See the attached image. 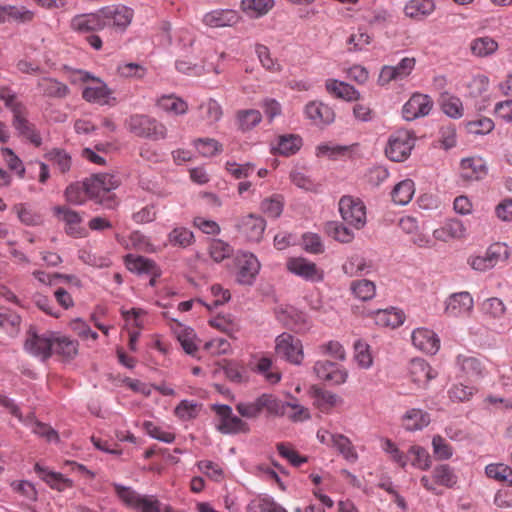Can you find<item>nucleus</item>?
Listing matches in <instances>:
<instances>
[{
    "label": "nucleus",
    "mask_w": 512,
    "mask_h": 512,
    "mask_svg": "<svg viewBox=\"0 0 512 512\" xmlns=\"http://www.w3.org/2000/svg\"><path fill=\"white\" fill-rule=\"evenodd\" d=\"M71 81L73 83L91 81L82 91V97L87 102L98 105H111L116 100L112 97L113 91L107 84L87 71H74L71 75Z\"/></svg>",
    "instance_id": "1"
},
{
    "label": "nucleus",
    "mask_w": 512,
    "mask_h": 512,
    "mask_svg": "<svg viewBox=\"0 0 512 512\" xmlns=\"http://www.w3.org/2000/svg\"><path fill=\"white\" fill-rule=\"evenodd\" d=\"M119 185V178L107 173L94 174L84 181L88 198L98 200L108 209H113L117 205V201L114 195H107L106 198L104 196Z\"/></svg>",
    "instance_id": "2"
},
{
    "label": "nucleus",
    "mask_w": 512,
    "mask_h": 512,
    "mask_svg": "<svg viewBox=\"0 0 512 512\" xmlns=\"http://www.w3.org/2000/svg\"><path fill=\"white\" fill-rule=\"evenodd\" d=\"M113 487L122 503L137 512H172L170 507H163L153 495H142L131 487L120 484H114Z\"/></svg>",
    "instance_id": "3"
},
{
    "label": "nucleus",
    "mask_w": 512,
    "mask_h": 512,
    "mask_svg": "<svg viewBox=\"0 0 512 512\" xmlns=\"http://www.w3.org/2000/svg\"><path fill=\"white\" fill-rule=\"evenodd\" d=\"M69 28L79 35L88 34L86 37L87 43L97 51L102 49V39L95 34V32L103 30V22L99 11L74 15L69 21Z\"/></svg>",
    "instance_id": "4"
},
{
    "label": "nucleus",
    "mask_w": 512,
    "mask_h": 512,
    "mask_svg": "<svg viewBox=\"0 0 512 512\" xmlns=\"http://www.w3.org/2000/svg\"><path fill=\"white\" fill-rule=\"evenodd\" d=\"M126 126L131 133L141 138L159 141L167 137L165 124L148 115H132L126 121Z\"/></svg>",
    "instance_id": "5"
},
{
    "label": "nucleus",
    "mask_w": 512,
    "mask_h": 512,
    "mask_svg": "<svg viewBox=\"0 0 512 512\" xmlns=\"http://www.w3.org/2000/svg\"><path fill=\"white\" fill-rule=\"evenodd\" d=\"M414 146L415 136L413 132L401 129L389 136L385 154L394 162H403L410 156Z\"/></svg>",
    "instance_id": "6"
},
{
    "label": "nucleus",
    "mask_w": 512,
    "mask_h": 512,
    "mask_svg": "<svg viewBox=\"0 0 512 512\" xmlns=\"http://www.w3.org/2000/svg\"><path fill=\"white\" fill-rule=\"evenodd\" d=\"M234 229L238 237L248 241L258 243L262 240L265 229L266 220L260 215L249 213L234 220Z\"/></svg>",
    "instance_id": "7"
},
{
    "label": "nucleus",
    "mask_w": 512,
    "mask_h": 512,
    "mask_svg": "<svg viewBox=\"0 0 512 512\" xmlns=\"http://www.w3.org/2000/svg\"><path fill=\"white\" fill-rule=\"evenodd\" d=\"M420 482L427 491L439 495L441 492L437 489L436 485L452 489L458 483V476L450 465L439 464L433 468L432 478L424 475L420 478Z\"/></svg>",
    "instance_id": "8"
},
{
    "label": "nucleus",
    "mask_w": 512,
    "mask_h": 512,
    "mask_svg": "<svg viewBox=\"0 0 512 512\" xmlns=\"http://www.w3.org/2000/svg\"><path fill=\"white\" fill-rule=\"evenodd\" d=\"M275 345L276 354L292 364H301L304 354L300 339L289 333H282L277 336Z\"/></svg>",
    "instance_id": "9"
},
{
    "label": "nucleus",
    "mask_w": 512,
    "mask_h": 512,
    "mask_svg": "<svg viewBox=\"0 0 512 512\" xmlns=\"http://www.w3.org/2000/svg\"><path fill=\"white\" fill-rule=\"evenodd\" d=\"M103 22V29L111 27L124 31L131 23L133 10L124 5L107 6L99 10Z\"/></svg>",
    "instance_id": "10"
},
{
    "label": "nucleus",
    "mask_w": 512,
    "mask_h": 512,
    "mask_svg": "<svg viewBox=\"0 0 512 512\" xmlns=\"http://www.w3.org/2000/svg\"><path fill=\"white\" fill-rule=\"evenodd\" d=\"M339 211L343 220L357 228H362L366 223V210L363 202L351 196H343L339 201Z\"/></svg>",
    "instance_id": "11"
},
{
    "label": "nucleus",
    "mask_w": 512,
    "mask_h": 512,
    "mask_svg": "<svg viewBox=\"0 0 512 512\" xmlns=\"http://www.w3.org/2000/svg\"><path fill=\"white\" fill-rule=\"evenodd\" d=\"M237 266V282L243 285H252L260 270L257 257L246 251H239L235 256Z\"/></svg>",
    "instance_id": "12"
},
{
    "label": "nucleus",
    "mask_w": 512,
    "mask_h": 512,
    "mask_svg": "<svg viewBox=\"0 0 512 512\" xmlns=\"http://www.w3.org/2000/svg\"><path fill=\"white\" fill-rule=\"evenodd\" d=\"M287 270L312 283L322 282L324 279V272L314 262H311L302 257L289 258L286 263Z\"/></svg>",
    "instance_id": "13"
},
{
    "label": "nucleus",
    "mask_w": 512,
    "mask_h": 512,
    "mask_svg": "<svg viewBox=\"0 0 512 512\" xmlns=\"http://www.w3.org/2000/svg\"><path fill=\"white\" fill-rule=\"evenodd\" d=\"M13 126L20 135L28 139L35 146H40L42 139L36 131L35 126L27 119V109L22 103H16L12 106Z\"/></svg>",
    "instance_id": "14"
},
{
    "label": "nucleus",
    "mask_w": 512,
    "mask_h": 512,
    "mask_svg": "<svg viewBox=\"0 0 512 512\" xmlns=\"http://www.w3.org/2000/svg\"><path fill=\"white\" fill-rule=\"evenodd\" d=\"M313 370L320 380L332 385H341L346 382L348 377L347 371L341 365L328 360L315 362Z\"/></svg>",
    "instance_id": "15"
},
{
    "label": "nucleus",
    "mask_w": 512,
    "mask_h": 512,
    "mask_svg": "<svg viewBox=\"0 0 512 512\" xmlns=\"http://www.w3.org/2000/svg\"><path fill=\"white\" fill-rule=\"evenodd\" d=\"M433 107V101L426 94L415 93L403 105L402 115L406 121H412L428 115Z\"/></svg>",
    "instance_id": "16"
},
{
    "label": "nucleus",
    "mask_w": 512,
    "mask_h": 512,
    "mask_svg": "<svg viewBox=\"0 0 512 512\" xmlns=\"http://www.w3.org/2000/svg\"><path fill=\"white\" fill-rule=\"evenodd\" d=\"M474 301L469 292L463 291L451 294L445 301V313L450 317L469 315Z\"/></svg>",
    "instance_id": "17"
},
{
    "label": "nucleus",
    "mask_w": 512,
    "mask_h": 512,
    "mask_svg": "<svg viewBox=\"0 0 512 512\" xmlns=\"http://www.w3.org/2000/svg\"><path fill=\"white\" fill-rule=\"evenodd\" d=\"M54 213L59 220L65 223V231L68 235L75 238H81L86 235V230L81 225L83 219L78 212L66 206H57L54 208Z\"/></svg>",
    "instance_id": "18"
},
{
    "label": "nucleus",
    "mask_w": 512,
    "mask_h": 512,
    "mask_svg": "<svg viewBox=\"0 0 512 512\" xmlns=\"http://www.w3.org/2000/svg\"><path fill=\"white\" fill-rule=\"evenodd\" d=\"M305 115L317 126H326L334 122V110L321 101H311L305 106Z\"/></svg>",
    "instance_id": "19"
},
{
    "label": "nucleus",
    "mask_w": 512,
    "mask_h": 512,
    "mask_svg": "<svg viewBox=\"0 0 512 512\" xmlns=\"http://www.w3.org/2000/svg\"><path fill=\"white\" fill-rule=\"evenodd\" d=\"M411 338L413 345L427 354L433 355L439 350L440 340L432 330L417 328L412 332Z\"/></svg>",
    "instance_id": "20"
},
{
    "label": "nucleus",
    "mask_w": 512,
    "mask_h": 512,
    "mask_svg": "<svg viewBox=\"0 0 512 512\" xmlns=\"http://www.w3.org/2000/svg\"><path fill=\"white\" fill-rule=\"evenodd\" d=\"M37 88L44 97L64 99L70 94L69 87L52 77H42L37 82Z\"/></svg>",
    "instance_id": "21"
},
{
    "label": "nucleus",
    "mask_w": 512,
    "mask_h": 512,
    "mask_svg": "<svg viewBox=\"0 0 512 512\" xmlns=\"http://www.w3.org/2000/svg\"><path fill=\"white\" fill-rule=\"evenodd\" d=\"M53 339V336L33 334L26 340L25 348L31 354L47 359L52 355Z\"/></svg>",
    "instance_id": "22"
},
{
    "label": "nucleus",
    "mask_w": 512,
    "mask_h": 512,
    "mask_svg": "<svg viewBox=\"0 0 512 512\" xmlns=\"http://www.w3.org/2000/svg\"><path fill=\"white\" fill-rule=\"evenodd\" d=\"M325 87L329 94L345 101H356L361 96L354 86L337 79L326 80Z\"/></svg>",
    "instance_id": "23"
},
{
    "label": "nucleus",
    "mask_w": 512,
    "mask_h": 512,
    "mask_svg": "<svg viewBox=\"0 0 512 512\" xmlns=\"http://www.w3.org/2000/svg\"><path fill=\"white\" fill-rule=\"evenodd\" d=\"M456 364L468 378L479 379L485 374V366L479 357L458 355L456 358Z\"/></svg>",
    "instance_id": "24"
},
{
    "label": "nucleus",
    "mask_w": 512,
    "mask_h": 512,
    "mask_svg": "<svg viewBox=\"0 0 512 512\" xmlns=\"http://www.w3.org/2000/svg\"><path fill=\"white\" fill-rule=\"evenodd\" d=\"M35 12L25 6L5 5L2 6L1 23L14 21L17 23H30L35 18Z\"/></svg>",
    "instance_id": "25"
},
{
    "label": "nucleus",
    "mask_w": 512,
    "mask_h": 512,
    "mask_svg": "<svg viewBox=\"0 0 512 512\" xmlns=\"http://www.w3.org/2000/svg\"><path fill=\"white\" fill-rule=\"evenodd\" d=\"M435 10L433 0H410L404 7V13L407 17L421 21L431 15Z\"/></svg>",
    "instance_id": "26"
},
{
    "label": "nucleus",
    "mask_w": 512,
    "mask_h": 512,
    "mask_svg": "<svg viewBox=\"0 0 512 512\" xmlns=\"http://www.w3.org/2000/svg\"><path fill=\"white\" fill-rule=\"evenodd\" d=\"M487 174V167L482 158H466L461 161V175L466 180H479Z\"/></svg>",
    "instance_id": "27"
},
{
    "label": "nucleus",
    "mask_w": 512,
    "mask_h": 512,
    "mask_svg": "<svg viewBox=\"0 0 512 512\" xmlns=\"http://www.w3.org/2000/svg\"><path fill=\"white\" fill-rule=\"evenodd\" d=\"M409 372L413 382L417 384H427L435 378L437 373L423 359H412L409 365Z\"/></svg>",
    "instance_id": "28"
},
{
    "label": "nucleus",
    "mask_w": 512,
    "mask_h": 512,
    "mask_svg": "<svg viewBox=\"0 0 512 512\" xmlns=\"http://www.w3.org/2000/svg\"><path fill=\"white\" fill-rule=\"evenodd\" d=\"M404 313L400 309H379L374 313V322L378 326L396 328L403 324Z\"/></svg>",
    "instance_id": "29"
},
{
    "label": "nucleus",
    "mask_w": 512,
    "mask_h": 512,
    "mask_svg": "<svg viewBox=\"0 0 512 512\" xmlns=\"http://www.w3.org/2000/svg\"><path fill=\"white\" fill-rule=\"evenodd\" d=\"M274 5V0H241L242 11L252 19L267 15Z\"/></svg>",
    "instance_id": "30"
},
{
    "label": "nucleus",
    "mask_w": 512,
    "mask_h": 512,
    "mask_svg": "<svg viewBox=\"0 0 512 512\" xmlns=\"http://www.w3.org/2000/svg\"><path fill=\"white\" fill-rule=\"evenodd\" d=\"M430 421V415L427 412L416 408L408 410L403 416V426L411 432L422 430L429 425Z\"/></svg>",
    "instance_id": "31"
},
{
    "label": "nucleus",
    "mask_w": 512,
    "mask_h": 512,
    "mask_svg": "<svg viewBox=\"0 0 512 512\" xmlns=\"http://www.w3.org/2000/svg\"><path fill=\"white\" fill-rule=\"evenodd\" d=\"M35 471L39 473L42 480L45 481L52 489L59 492L65 491L73 486V481L71 479L64 477L61 473L47 471L39 464L35 465Z\"/></svg>",
    "instance_id": "32"
},
{
    "label": "nucleus",
    "mask_w": 512,
    "mask_h": 512,
    "mask_svg": "<svg viewBox=\"0 0 512 512\" xmlns=\"http://www.w3.org/2000/svg\"><path fill=\"white\" fill-rule=\"evenodd\" d=\"M331 446L335 448L348 462L355 463L358 460V453L347 436L335 433L331 436Z\"/></svg>",
    "instance_id": "33"
},
{
    "label": "nucleus",
    "mask_w": 512,
    "mask_h": 512,
    "mask_svg": "<svg viewBox=\"0 0 512 512\" xmlns=\"http://www.w3.org/2000/svg\"><path fill=\"white\" fill-rule=\"evenodd\" d=\"M125 264L131 272L159 275L155 262L143 256L129 254L125 257Z\"/></svg>",
    "instance_id": "34"
},
{
    "label": "nucleus",
    "mask_w": 512,
    "mask_h": 512,
    "mask_svg": "<svg viewBox=\"0 0 512 512\" xmlns=\"http://www.w3.org/2000/svg\"><path fill=\"white\" fill-rule=\"evenodd\" d=\"M498 49V43L489 36L478 37L470 42L472 55L479 58L489 57Z\"/></svg>",
    "instance_id": "35"
},
{
    "label": "nucleus",
    "mask_w": 512,
    "mask_h": 512,
    "mask_svg": "<svg viewBox=\"0 0 512 512\" xmlns=\"http://www.w3.org/2000/svg\"><path fill=\"white\" fill-rule=\"evenodd\" d=\"M157 106L173 115H183L188 111V104L174 94L161 96L157 101Z\"/></svg>",
    "instance_id": "36"
},
{
    "label": "nucleus",
    "mask_w": 512,
    "mask_h": 512,
    "mask_svg": "<svg viewBox=\"0 0 512 512\" xmlns=\"http://www.w3.org/2000/svg\"><path fill=\"white\" fill-rule=\"evenodd\" d=\"M262 121V114L256 109L239 110L236 114V124L239 130L247 132Z\"/></svg>",
    "instance_id": "37"
},
{
    "label": "nucleus",
    "mask_w": 512,
    "mask_h": 512,
    "mask_svg": "<svg viewBox=\"0 0 512 512\" xmlns=\"http://www.w3.org/2000/svg\"><path fill=\"white\" fill-rule=\"evenodd\" d=\"M45 159L59 170L60 173H67L72 166L71 156L63 149L53 148L45 153Z\"/></svg>",
    "instance_id": "38"
},
{
    "label": "nucleus",
    "mask_w": 512,
    "mask_h": 512,
    "mask_svg": "<svg viewBox=\"0 0 512 512\" xmlns=\"http://www.w3.org/2000/svg\"><path fill=\"white\" fill-rule=\"evenodd\" d=\"M78 352V342L65 336L54 337L52 354L71 359Z\"/></svg>",
    "instance_id": "39"
},
{
    "label": "nucleus",
    "mask_w": 512,
    "mask_h": 512,
    "mask_svg": "<svg viewBox=\"0 0 512 512\" xmlns=\"http://www.w3.org/2000/svg\"><path fill=\"white\" fill-rule=\"evenodd\" d=\"M415 192L414 182L411 179H405L399 182L392 190V200L395 204H408Z\"/></svg>",
    "instance_id": "40"
},
{
    "label": "nucleus",
    "mask_w": 512,
    "mask_h": 512,
    "mask_svg": "<svg viewBox=\"0 0 512 512\" xmlns=\"http://www.w3.org/2000/svg\"><path fill=\"white\" fill-rule=\"evenodd\" d=\"M248 512H287L285 508L276 503L272 497L258 496L251 500L247 507Z\"/></svg>",
    "instance_id": "41"
},
{
    "label": "nucleus",
    "mask_w": 512,
    "mask_h": 512,
    "mask_svg": "<svg viewBox=\"0 0 512 512\" xmlns=\"http://www.w3.org/2000/svg\"><path fill=\"white\" fill-rule=\"evenodd\" d=\"M258 404L261 411L266 410L269 414L283 416L287 414L286 402L277 399L271 394H262L258 397Z\"/></svg>",
    "instance_id": "42"
},
{
    "label": "nucleus",
    "mask_w": 512,
    "mask_h": 512,
    "mask_svg": "<svg viewBox=\"0 0 512 512\" xmlns=\"http://www.w3.org/2000/svg\"><path fill=\"white\" fill-rule=\"evenodd\" d=\"M411 465L419 470L426 471L431 467L432 461L429 452L422 446L413 445L408 450Z\"/></svg>",
    "instance_id": "43"
},
{
    "label": "nucleus",
    "mask_w": 512,
    "mask_h": 512,
    "mask_svg": "<svg viewBox=\"0 0 512 512\" xmlns=\"http://www.w3.org/2000/svg\"><path fill=\"white\" fill-rule=\"evenodd\" d=\"M284 209V200L281 195H273L263 199L260 210L269 218L276 219L281 216Z\"/></svg>",
    "instance_id": "44"
},
{
    "label": "nucleus",
    "mask_w": 512,
    "mask_h": 512,
    "mask_svg": "<svg viewBox=\"0 0 512 512\" xmlns=\"http://www.w3.org/2000/svg\"><path fill=\"white\" fill-rule=\"evenodd\" d=\"M487 477L500 482H507L512 487V468L503 463H491L485 467Z\"/></svg>",
    "instance_id": "45"
},
{
    "label": "nucleus",
    "mask_w": 512,
    "mask_h": 512,
    "mask_svg": "<svg viewBox=\"0 0 512 512\" xmlns=\"http://www.w3.org/2000/svg\"><path fill=\"white\" fill-rule=\"evenodd\" d=\"M350 289L353 295L362 301L371 300L376 294L375 283L367 279L353 281Z\"/></svg>",
    "instance_id": "46"
},
{
    "label": "nucleus",
    "mask_w": 512,
    "mask_h": 512,
    "mask_svg": "<svg viewBox=\"0 0 512 512\" xmlns=\"http://www.w3.org/2000/svg\"><path fill=\"white\" fill-rule=\"evenodd\" d=\"M302 145V140L297 135H283L278 139L277 146L274 148L279 154L289 156L296 153Z\"/></svg>",
    "instance_id": "47"
},
{
    "label": "nucleus",
    "mask_w": 512,
    "mask_h": 512,
    "mask_svg": "<svg viewBox=\"0 0 512 512\" xmlns=\"http://www.w3.org/2000/svg\"><path fill=\"white\" fill-rule=\"evenodd\" d=\"M168 242L172 246L186 248L193 244L194 235L185 227H176L168 234Z\"/></svg>",
    "instance_id": "48"
},
{
    "label": "nucleus",
    "mask_w": 512,
    "mask_h": 512,
    "mask_svg": "<svg viewBox=\"0 0 512 512\" xmlns=\"http://www.w3.org/2000/svg\"><path fill=\"white\" fill-rule=\"evenodd\" d=\"M370 268L371 266L360 256H352L342 266L343 272L351 277L367 274L370 272Z\"/></svg>",
    "instance_id": "49"
},
{
    "label": "nucleus",
    "mask_w": 512,
    "mask_h": 512,
    "mask_svg": "<svg viewBox=\"0 0 512 512\" xmlns=\"http://www.w3.org/2000/svg\"><path fill=\"white\" fill-rule=\"evenodd\" d=\"M443 112L450 118L458 119L463 116V104L460 98L451 95H444L441 101Z\"/></svg>",
    "instance_id": "50"
},
{
    "label": "nucleus",
    "mask_w": 512,
    "mask_h": 512,
    "mask_svg": "<svg viewBox=\"0 0 512 512\" xmlns=\"http://www.w3.org/2000/svg\"><path fill=\"white\" fill-rule=\"evenodd\" d=\"M202 405L193 401L182 400L175 408V415L184 421L194 419L198 416Z\"/></svg>",
    "instance_id": "51"
},
{
    "label": "nucleus",
    "mask_w": 512,
    "mask_h": 512,
    "mask_svg": "<svg viewBox=\"0 0 512 512\" xmlns=\"http://www.w3.org/2000/svg\"><path fill=\"white\" fill-rule=\"evenodd\" d=\"M481 309L485 315L494 319L501 318L506 312L503 301L497 297L485 299L481 303Z\"/></svg>",
    "instance_id": "52"
},
{
    "label": "nucleus",
    "mask_w": 512,
    "mask_h": 512,
    "mask_svg": "<svg viewBox=\"0 0 512 512\" xmlns=\"http://www.w3.org/2000/svg\"><path fill=\"white\" fill-rule=\"evenodd\" d=\"M382 449L388 454L393 462L398 464L401 468H406L408 465V453L402 452L390 439L382 440Z\"/></svg>",
    "instance_id": "53"
},
{
    "label": "nucleus",
    "mask_w": 512,
    "mask_h": 512,
    "mask_svg": "<svg viewBox=\"0 0 512 512\" xmlns=\"http://www.w3.org/2000/svg\"><path fill=\"white\" fill-rule=\"evenodd\" d=\"M248 431V424L241 418L233 415L232 408L226 405V434L246 433Z\"/></svg>",
    "instance_id": "54"
},
{
    "label": "nucleus",
    "mask_w": 512,
    "mask_h": 512,
    "mask_svg": "<svg viewBox=\"0 0 512 512\" xmlns=\"http://www.w3.org/2000/svg\"><path fill=\"white\" fill-rule=\"evenodd\" d=\"M341 402V398L333 392L321 389L315 391V403L322 411H327Z\"/></svg>",
    "instance_id": "55"
},
{
    "label": "nucleus",
    "mask_w": 512,
    "mask_h": 512,
    "mask_svg": "<svg viewBox=\"0 0 512 512\" xmlns=\"http://www.w3.org/2000/svg\"><path fill=\"white\" fill-rule=\"evenodd\" d=\"M433 454L438 460H449L454 453L453 447L440 435L432 438Z\"/></svg>",
    "instance_id": "56"
},
{
    "label": "nucleus",
    "mask_w": 512,
    "mask_h": 512,
    "mask_svg": "<svg viewBox=\"0 0 512 512\" xmlns=\"http://www.w3.org/2000/svg\"><path fill=\"white\" fill-rule=\"evenodd\" d=\"M255 52L262 66L270 72H280L281 65L272 58L271 53L265 45L257 44Z\"/></svg>",
    "instance_id": "57"
},
{
    "label": "nucleus",
    "mask_w": 512,
    "mask_h": 512,
    "mask_svg": "<svg viewBox=\"0 0 512 512\" xmlns=\"http://www.w3.org/2000/svg\"><path fill=\"white\" fill-rule=\"evenodd\" d=\"M474 386L455 384L448 390V396L453 402L469 401L476 393Z\"/></svg>",
    "instance_id": "58"
},
{
    "label": "nucleus",
    "mask_w": 512,
    "mask_h": 512,
    "mask_svg": "<svg viewBox=\"0 0 512 512\" xmlns=\"http://www.w3.org/2000/svg\"><path fill=\"white\" fill-rule=\"evenodd\" d=\"M118 74L123 78L141 80L145 77L147 69L138 63H124L117 67Z\"/></svg>",
    "instance_id": "59"
},
{
    "label": "nucleus",
    "mask_w": 512,
    "mask_h": 512,
    "mask_svg": "<svg viewBox=\"0 0 512 512\" xmlns=\"http://www.w3.org/2000/svg\"><path fill=\"white\" fill-rule=\"evenodd\" d=\"M271 369L272 360L270 358L262 357L258 360L256 371L262 374L269 383L275 384L280 381L281 374L279 371H272Z\"/></svg>",
    "instance_id": "60"
},
{
    "label": "nucleus",
    "mask_w": 512,
    "mask_h": 512,
    "mask_svg": "<svg viewBox=\"0 0 512 512\" xmlns=\"http://www.w3.org/2000/svg\"><path fill=\"white\" fill-rule=\"evenodd\" d=\"M143 428L149 436L159 441L172 443L175 440V435L172 432L162 429L151 421H145Z\"/></svg>",
    "instance_id": "61"
},
{
    "label": "nucleus",
    "mask_w": 512,
    "mask_h": 512,
    "mask_svg": "<svg viewBox=\"0 0 512 512\" xmlns=\"http://www.w3.org/2000/svg\"><path fill=\"white\" fill-rule=\"evenodd\" d=\"M486 253L495 266L500 262L506 261L510 256L509 247L499 242L491 244L487 248Z\"/></svg>",
    "instance_id": "62"
},
{
    "label": "nucleus",
    "mask_w": 512,
    "mask_h": 512,
    "mask_svg": "<svg viewBox=\"0 0 512 512\" xmlns=\"http://www.w3.org/2000/svg\"><path fill=\"white\" fill-rule=\"evenodd\" d=\"M65 197L66 200L71 204H83L86 201V198L88 197V194L86 193L84 187V182L82 183V185L79 183L69 185L65 190Z\"/></svg>",
    "instance_id": "63"
},
{
    "label": "nucleus",
    "mask_w": 512,
    "mask_h": 512,
    "mask_svg": "<svg viewBox=\"0 0 512 512\" xmlns=\"http://www.w3.org/2000/svg\"><path fill=\"white\" fill-rule=\"evenodd\" d=\"M178 341L180 342L184 351L189 355H194L197 351V345L195 343V333L193 329L183 328L178 332Z\"/></svg>",
    "instance_id": "64"
}]
</instances>
